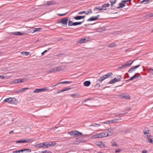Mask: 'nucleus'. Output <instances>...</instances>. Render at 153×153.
I'll return each mask as SVG.
<instances>
[{"instance_id": "1", "label": "nucleus", "mask_w": 153, "mask_h": 153, "mask_svg": "<svg viewBox=\"0 0 153 153\" xmlns=\"http://www.w3.org/2000/svg\"><path fill=\"white\" fill-rule=\"evenodd\" d=\"M134 60H129L127 61L125 64H123L118 67V68L120 69H124L131 65L133 63Z\"/></svg>"}, {"instance_id": "2", "label": "nucleus", "mask_w": 153, "mask_h": 153, "mask_svg": "<svg viewBox=\"0 0 153 153\" xmlns=\"http://www.w3.org/2000/svg\"><path fill=\"white\" fill-rule=\"evenodd\" d=\"M4 102H7L9 103L16 104L18 102V101L14 98L10 97L5 99Z\"/></svg>"}, {"instance_id": "3", "label": "nucleus", "mask_w": 153, "mask_h": 153, "mask_svg": "<svg viewBox=\"0 0 153 153\" xmlns=\"http://www.w3.org/2000/svg\"><path fill=\"white\" fill-rule=\"evenodd\" d=\"M68 17H65L62 19L59 20L57 21V23H62L64 25H67L68 21Z\"/></svg>"}, {"instance_id": "4", "label": "nucleus", "mask_w": 153, "mask_h": 153, "mask_svg": "<svg viewBox=\"0 0 153 153\" xmlns=\"http://www.w3.org/2000/svg\"><path fill=\"white\" fill-rule=\"evenodd\" d=\"M121 75H119L117 76V78L115 77L113 79L110 80L108 83L109 84H114L116 82L120 81V78H121Z\"/></svg>"}, {"instance_id": "5", "label": "nucleus", "mask_w": 153, "mask_h": 153, "mask_svg": "<svg viewBox=\"0 0 153 153\" xmlns=\"http://www.w3.org/2000/svg\"><path fill=\"white\" fill-rule=\"evenodd\" d=\"M48 90V87H46L41 89H36L34 90V92L35 93H37L43 91H47Z\"/></svg>"}, {"instance_id": "6", "label": "nucleus", "mask_w": 153, "mask_h": 153, "mask_svg": "<svg viewBox=\"0 0 153 153\" xmlns=\"http://www.w3.org/2000/svg\"><path fill=\"white\" fill-rule=\"evenodd\" d=\"M140 66V65H137L132 67L128 71V72L129 73H132V72L134 71L135 70V69L139 67Z\"/></svg>"}, {"instance_id": "7", "label": "nucleus", "mask_w": 153, "mask_h": 153, "mask_svg": "<svg viewBox=\"0 0 153 153\" xmlns=\"http://www.w3.org/2000/svg\"><path fill=\"white\" fill-rule=\"evenodd\" d=\"M121 120V118L114 119L111 120H109V124L112 123H117L120 120Z\"/></svg>"}, {"instance_id": "8", "label": "nucleus", "mask_w": 153, "mask_h": 153, "mask_svg": "<svg viewBox=\"0 0 153 153\" xmlns=\"http://www.w3.org/2000/svg\"><path fill=\"white\" fill-rule=\"evenodd\" d=\"M10 33L12 35H23L25 34V33H21L19 32H11Z\"/></svg>"}, {"instance_id": "9", "label": "nucleus", "mask_w": 153, "mask_h": 153, "mask_svg": "<svg viewBox=\"0 0 153 153\" xmlns=\"http://www.w3.org/2000/svg\"><path fill=\"white\" fill-rule=\"evenodd\" d=\"M118 96L121 98H124L126 99H129L130 97L129 96L125 95L124 94H120L118 95Z\"/></svg>"}, {"instance_id": "10", "label": "nucleus", "mask_w": 153, "mask_h": 153, "mask_svg": "<svg viewBox=\"0 0 153 153\" xmlns=\"http://www.w3.org/2000/svg\"><path fill=\"white\" fill-rule=\"evenodd\" d=\"M146 136L147 137H148L147 141L150 143H153V140H152V136L150 134L149 135L147 134Z\"/></svg>"}, {"instance_id": "11", "label": "nucleus", "mask_w": 153, "mask_h": 153, "mask_svg": "<svg viewBox=\"0 0 153 153\" xmlns=\"http://www.w3.org/2000/svg\"><path fill=\"white\" fill-rule=\"evenodd\" d=\"M24 79H16L15 80H14L13 82V83L16 84L17 83H19V82H24Z\"/></svg>"}, {"instance_id": "12", "label": "nucleus", "mask_w": 153, "mask_h": 153, "mask_svg": "<svg viewBox=\"0 0 153 153\" xmlns=\"http://www.w3.org/2000/svg\"><path fill=\"white\" fill-rule=\"evenodd\" d=\"M71 88H66L63 89L62 90H61L59 91H57V92L56 93V94L59 93H60L65 91H67L68 90H69L70 89H71Z\"/></svg>"}, {"instance_id": "13", "label": "nucleus", "mask_w": 153, "mask_h": 153, "mask_svg": "<svg viewBox=\"0 0 153 153\" xmlns=\"http://www.w3.org/2000/svg\"><path fill=\"white\" fill-rule=\"evenodd\" d=\"M56 72L62 70L64 69V68L63 66H60L55 67Z\"/></svg>"}, {"instance_id": "14", "label": "nucleus", "mask_w": 153, "mask_h": 153, "mask_svg": "<svg viewBox=\"0 0 153 153\" xmlns=\"http://www.w3.org/2000/svg\"><path fill=\"white\" fill-rule=\"evenodd\" d=\"M45 144L44 143H39L37 144L35 146V147H38V148H41V147H43L44 148V145Z\"/></svg>"}, {"instance_id": "15", "label": "nucleus", "mask_w": 153, "mask_h": 153, "mask_svg": "<svg viewBox=\"0 0 153 153\" xmlns=\"http://www.w3.org/2000/svg\"><path fill=\"white\" fill-rule=\"evenodd\" d=\"M87 41V40L85 39H82L79 40L77 43L80 44H82L85 43Z\"/></svg>"}, {"instance_id": "16", "label": "nucleus", "mask_w": 153, "mask_h": 153, "mask_svg": "<svg viewBox=\"0 0 153 153\" xmlns=\"http://www.w3.org/2000/svg\"><path fill=\"white\" fill-rule=\"evenodd\" d=\"M91 84V82L90 81H86L85 82L83 83V85L87 87L89 86Z\"/></svg>"}, {"instance_id": "17", "label": "nucleus", "mask_w": 153, "mask_h": 153, "mask_svg": "<svg viewBox=\"0 0 153 153\" xmlns=\"http://www.w3.org/2000/svg\"><path fill=\"white\" fill-rule=\"evenodd\" d=\"M105 137H108L112 136L114 134L113 132H105Z\"/></svg>"}, {"instance_id": "18", "label": "nucleus", "mask_w": 153, "mask_h": 153, "mask_svg": "<svg viewBox=\"0 0 153 153\" xmlns=\"http://www.w3.org/2000/svg\"><path fill=\"white\" fill-rule=\"evenodd\" d=\"M119 5L120 6L117 7V8L118 9L123 8L125 6V4L123 2H122V1L121 2H120V3L119 4Z\"/></svg>"}, {"instance_id": "19", "label": "nucleus", "mask_w": 153, "mask_h": 153, "mask_svg": "<svg viewBox=\"0 0 153 153\" xmlns=\"http://www.w3.org/2000/svg\"><path fill=\"white\" fill-rule=\"evenodd\" d=\"M106 10V8L103 9V8H102V7H101L100 6L95 7L94 8V10H98L101 11L102 10Z\"/></svg>"}, {"instance_id": "20", "label": "nucleus", "mask_w": 153, "mask_h": 153, "mask_svg": "<svg viewBox=\"0 0 153 153\" xmlns=\"http://www.w3.org/2000/svg\"><path fill=\"white\" fill-rule=\"evenodd\" d=\"M97 20V17H96L95 16H92L89 19L87 20V21H95Z\"/></svg>"}, {"instance_id": "21", "label": "nucleus", "mask_w": 153, "mask_h": 153, "mask_svg": "<svg viewBox=\"0 0 153 153\" xmlns=\"http://www.w3.org/2000/svg\"><path fill=\"white\" fill-rule=\"evenodd\" d=\"M112 75H113L112 73L111 72H110V73H108L105 75L104 76L106 79L107 78H108L111 77V76Z\"/></svg>"}, {"instance_id": "22", "label": "nucleus", "mask_w": 153, "mask_h": 153, "mask_svg": "<svg viewBox=\"0 0 153 153\" xmlns=\"http://www.w3.org/2000/svg\"><path fill=\"white\" fill-rule=\"evenodd\" d=\"M99 138L105 137V132H102L98 134Z\"/></svg>"}, {"instance_id": "23", "label": "nucleus", "mask_w": 153, "mask_h": 153, "mask_svg": "<svg viewBox=\"0 0 153 153\" xmlns=\"http://www.w3.org/2000/svg\"><path fill=\"white\" fill-rule=\"evenodd\" d=\"M105 79H106V78L104 75L102 77H100L97 80L99 81L100 82H101L103 80Z\"/></svg>"}, {"instance_id": "24", "label": "nucleus", "mask_w": 153, "mask_h": 153, "mask_svg": "<svg viewBox=\"0 0 153 153\" xmlns=\"http://www.w3.org/2000/svg\"><path fill=\"white\" fill-rule=\"evenodd\" d=\"M76 131H69L68 132V134H69L71 135H74V136H75V134H76Z\"/></svg>"}, {"instance_id": "25", "label": "nucleus", "mask_w": 153, "mask_h": 153, "mask_svg": "<svg viewBox=\"0 0 153 153\" xmlns=\"http://www.w3.org/2000/svg\"><path fill=\"white\" fill-rule=\"evenodd\" d=\"M116 0H110V2L111 3V7H113V4L116 2Z\"/></svg>"}, {"instance_id": "26", "label": "nucleus", "mask_w": 153, "mask_h": 153, "mask_svg": "<svg viewBox=\"0 0 153 153\" xmlns=\"http://www.w3.org/2000/svg\"><path fill=\"white\" fill-rule=\"evenodd\" d=\"M106 30V28L105 27H102L100 28L97 29V31L98 32H102L103 31H105Z\"/></svg>"}, {"instance_id": "27", "label": "nucleus", "mask_w": 153, "mask_h": 153, "mask_svg": "<svg viewBox=\"0 0 153 153\" xmlns=\"http://www.w3.org/2000/svg\"><path fill=\"white\" fill-rule=\"evenodd\" d=\"M71 82H72L71 81H64L60 82L59 83H58V84H59H59H69V83H71Z\"/></svg>"}, {"instance_id": "28", "label": "nucleus", "mask_w": 153, "mask_h": 153, "mask_svg": "<svg viewBox=\"0 0 153 153\" xmlns=\"http://www.w3.org/2000/svg\"><path fill=\"white\" fill-rule=\"evenodd\" d=\"M74 23L75 22H73L72 21L69 20L68 22V25L69 26H75V25L74 24Z\"/></svg>"}, {"instance_id": "29", "label": "nucleus", "mask_w": 153, "mask_h": 153, "mask_svg": "<svg viewBox=\"0 0 153 153\" xmlns=\"http://www.w3.org/2000/svg\"><path fill=\"white\" fill-rule=\"evenodd\" d=\"M22 55H24L25 56H27L28 55L30 54V52L26 51H22L21 52Z\"/></svg>"}, {"instance_id": "30", "label": "nucleus", "mask_w": 153, "mask_h": 153, "mask_svg": "<svg viewBox=\"0 0 153 153\" xmlns=\"http://www.w3.org/2000/svg\"><path fill=\"white\" fill-rule=\"evenodd\" d=\"M45 145H44V148H48L50 147V143H48L47 142L44 143Z\"/></svg>"}, {"instance_id": "31", "label": "nucleus", "mask_w": 153, "mask_h": 153, "mask_svg": "<svg viewBox=\"0 0 153 153\" xmlns=\"http://www.w3.org/2000/svg\"><path fill=\"white\" fill-rule=\"evenodd\" d=\"M149 130L147 128H145L143 134H149Z\"/></svg>"}, {"instance_id": "32", "label": "nucleus", "mask_w": 153, "mask_h": 153, "mask_svg": "<svg viewBox=\"0 0 153 153\" xmlns=\"http://www.w3.org/2000/svg\"><path fill=\"white\" fill-rule=\"evenodd\" d=\"M111 146L113 147H117L118 146V145L116 144L115 142L114 141H112L111 142Z\"/></svg>"}, {"instance_id": "33", "label": "nucleus", "mask_w": 153, "mask_h": 153, "mask_svg": "<svg viewBox=\"0 0 153 153\" xmlns=\"http://www.w3.org/2000/svg\"><path fill=\"white\" fill-rule=\"evenodd\" d=\"M24 152V150L23 149H21L20 150H17L13 152V153H20V152Z\"/></svg>"}, {"instance_id": "34", "label": "nucleus", "mask_w": 153, "mask_h": 153, "mask_svg": "<svg viewBox=\"0 0 153 153\" xmlns=\"http://www.w3.org/2000/svg\"><path fill=\"white\" fill-rule=\"evenodd\" d=\"M76 134H75V136H78L80 135H82V134L81 132H79L77 131H76Z\"/></svg>"}, {"instance_id": "35", "label": "nucleus", "mask_w": 153, "mask_h": 153, "mask_svg": "<svg viewBox=\"0 0 153 153\" xmlns=\"http://www.w3.org/2000/svg\"><path fill=\"white\" fill-rule=\"evenodd\" d=\"M149 1V0H143L140 2V3H144L145 4H147Z\"/></svg>"}, {"instance_id": "36", "label": "nucleus", "mask_w": 153, "mask_h": 153, "mask_svg": "<svg viewBox=\"0 0 153 153\" xmlns=\"http://www.w3.org/2000/svg\"><path fill=\"white\" fill-rule=\"evenodd\" d=\"M74 18L76 20H79L81 19L80 16H76L74 17Z\"/></svg>"}, {"instance_id": "37", "label": "nucleus", "mask_w": 153, "mask_h": 153, "mask_svg": "<svg viewBox=\"0 0 153 153\" xmlns=\"http://www.w3.org/2000/svg\"><path fill=\"white\" fill-rule=\"evenodd\" d=\"M100 126V124H98L97 123H94L93 124H91L90 126H92L93 127H96V126Z\"/></svg>"}, {"instance_id": "38", "label": "nucleus", "mask_w": 153, "mask_h": 153, "mask_svg": "<svg viewBox=\"0 0 153 153\" xmlns=\"http://www.w3.org/2000/svg\"><path fill=\"white\" fill-rule=\"evenodd\" d=\"M92 138H99L98 134H96L92 136Z\"/></svg>"}, {"instance_id": "39", "label": "nucleus", "mask_w": 153, "mask_h": 153, "mask_svg": "<svg viewBox=\"0 0 153 153\" xmlns=\"http://www.w3.org/2000/svg\"><path fill=\"white\" fill-rule=\"evenodd\" d=\"M25 139L26 143L32 142L33 141V140L31 139H27L25 138Z\"/></svg>"}, {"instance_id": "40", "label": "nucleus", "mask_w": 153, "mask_h": 153, "mask_svg": "<svg viewBox=\"0 0 153 153\" xmlns=\"http://www.w3.org/2000/svg\"><path fill=\"white\" fill-rule=\"evenodd\" d=\"M115 46V44L114 43H111L108 45V47L110 48H113Z\"/></svg>"}, {"instance_id": "41", "label": "nucleus", "mask_w": 153, "mask_h": 153, "mask_svg": "<svg viewBox=\"0 0 153 153\" xmlns=\"http://www.w3.org/2000/svg\"><path fill=\"white\" fill-rule=\"evenodd\" d=\"M84 21L82 22H75V23L74 24L75 25V26H76L78 25H80Z\"/></svg>"}, {"instance_id": "42", "label": "nucleus", "mask_w": 153, "mask_h": 153, "mask_svg": "<svg viewBox=\"0 0 153 153\" xmlns=\"http://www.w3.org/2000/svg\"><path fill=\"white\" fill-rule=\"evenodd\" d=\"M109 4L108 3L104 4L102 5V7L105 8L106 7H108L109 6Z\"/></svg>"}, {"instance_id": "43", "label": "nucleus", "mask_w": 153, "mask_h": 153, "mask_svg": "<svg viewBox=\"0 0 153 153\" xmlns=\"http://www.w3.org/2000/svg\"><path fill=\"white\" fill-rule=\"evenodd\" d=\"M50 5H51L50 3H49V1H48L46 3L44 4L43 6L45 7H48Z\"/></svg>"}, {"instance_id": "44", "label": "nucleus", "mask_w": 153, "mask_h": 153, "mask_svg": "<svg viewBox=\"0 0 153 153\" xmlns=\"http://www.w3.org/2000/svg\"><path fill=\"white\" fill-rule=\"evenodd\" d=\"M23 150H24V152H31V150L28 149H24Z\"/></svg>"}, {"instance_id": "45", "label": "nucleus", "mask_w": 153, "mask_h": 153, "mask_svg": "<svg viewBox=\"0 0 153 153\" xmlns=\"http://www.w3.org/2000/svg\"><path fill=\"white\" fill-rule=\"evenodd\" d=\"M79 95L78 94L76 93L75 94H72L71 95V97H74L75 98H77L78 97H77L76 96H78Z\"/></svg>"}, {"instance_id": "46", "label": "nucleus", "mask_w": 153, "mask_h": 153, "mask_svg": "<svg viewBox=\"0 0 153 153\" xmlns=\"http://www.w3.org/2000/svg\"><path fill=\"white\" fill-rule=\"evenodd\" d=\"M139 75V73H136L133 76L134 77V79L136 78H138Z\"/></svg>"}, {"instance_id": "47", "label": "nucleus", "mask_w": 153, "mask_h": 153, "mask_svg": "<svg viewBox=\"0 0 153 153\" xmlns=\"http://www.w3.org/2000/svg\"><path fill=\"white\" fill-rule=\"evenodd\" d=\"M92 13L91 10V9H89L88 11V12L86 13V14L88 15L89 14H91Z\"/></svg>"}, {"instance_id": "48", "label": "nucleus", "mask_w": 153, "mask_h": 153, "mask_svg": "<svg viewBox=\"0 0 153 153\" xmlns=\"http://www.w3.org/2000/svg\"><path fill=\"white\" fill-rule=\"evenodd\" d=\"M49 3H50L51 5L54 4L56 3L55 1H49Z\"/></svg>"}, {"instance_id": "49", "label": "nucleus", "mask_w": 153, "mask_h": 153, "mask_svg": "<svg viewBox=\"0 0 153 153\" xmlns=\"http://www.w3.org/2000/svg\"><path fill=\"white\" fill-rule=\"evenodd\" d=\"M41 29V28H34V30H35V32L39 31Z\"/></svg>"}, {"instance_id": "50", "label": "nucleus", "mask_w": 153, "mask_h": 153, "mask_svg": "<svg viewBox=\"0 0 153 153\" xmlns=\"http://www.w3.org/2000/svg\"><path fill=\"white\" fill-rule=\"evenodd\" d=\"M147 16L149 17H151L153 16V13H151L147 15Z\"/></svg>"}, {"instance_id": "51", "label": "nucleus", "mask_w": 153, "mask_h": 153, "mask_svg": "<svg viewBox=\"0 0 153 153\" xmlns=\"http://www.w3.org/2000/svg\"><path fill=\"white\" fill-rule=\"evenodd\" d=\"M63 54H62V53H60V54H56V56L58 57H61V56H63Z\"/></svg>"}, {"instance_id": "52", "label": "nucleus", "mask_w": 153, "mask_h": 153, "mask_svg": "<svg viewBox=\"0 0 153 153\" xmlns=\"http://www.w3.org/2000/svg\"><path fill=\"white\" fill-rule=\"evenodd\" d=\"M80 143V142L79 141V140L78 141H76L74 142L73 143V144H76V145H77Z\"/></svg>"}, {"instance_id": "53", "label": "nucleus", "mask_w": 153, "mask_h": 153, "mask_svg": "<svg viewBox=\"0 0 153 153\" xmlns=\"http://www.w3.org/2000/svg\"><path fill=\"white\" fill-rule=\"evenodd\" d=\"M28 89V88H23L21 89V91L22 92L25 90H27Z\"/></svg>"}, {"instance_id": "54", "label": "nucleus", "mask_w": 153, "mask_h": 153, "mask_svg": "<svg viewBox=\"0 0 153 153\" xmlns=\"http://www.w3.org/2000/svg\"><path fill=\"white\" fill-rule=\"evenodd\" d=\"M42 153H52L51 151H42Z\"/></svg>"}, {"instance_id": "55", "label": "nucleus", "mask_w": 153, "mask_h": 153, "mask_svg": "<svg viewBox=\"0 0 153 153\" xmlns=\"http://www.w3.org/2000/svg\"><path fill=\"white\" fill-rule=\"evenodd\" d=\"M134 79V78L132 76L129 79L126 80V81L128 82V81H130V80H133Z\"/></svg>"}, {"instance_id": "56", "label": "nucleus", "mask_w": 153, "mask_h": 153, "mask_svg": "<svg viewBox=\"0 0 153 153\" xmlns=\"http://www.w3.org/2000/svg\"><path fill=\"white\" fill-rule=\"evenodd\" d=\"M100 85L99 83H97L95 85V88H99L100 87Z\"/></svg>"}, {"instance_id": "57", "label": "nucleus", "mask_w": 153, "mask_h": 153, "mask_svg": "<svg viewBox=\"0 0 153 153\" xmlns=\"http://www.w3.org/2000/svg\"><path fill=\"white\" fill-rule=\"evenodd\" d=\"M85 12H86L85 11L80 12L78 13V14H82L85 13Z\"/></svg>"}, {"instance_id": "58", "label": "nucleus", "mask_w": 153, "mask_h": 153, "mask_svg": "<svg viewBox=\"0 0 153 153\" xmlns=\"http://www.w3.org/2000/svg\"><path fill=\"white\" fill-rule=\"evenodd\" d=\"M67 13H64V14H59H59H58V15H59V16H64V15L66 14Z\"/></svg>"}, {"instance_id": "59", "label": "nucleus", "mask_w": 153, "mask_h": 153, "mask_svg": "<svg viewBox=\"0 0 153 153\" xmlns=\"http://www.w3.org/2000/svg\"><path fill=\"white\" fill-rule=\"evenodd\" d=\"M34 28H32L30 30V32L32 33H33L35 32V30H34Z\"/></svg>"}, {"instance_id": "60", "label": "nucleus", "mask_w": 153, "mask_h": 153, "mask_svg": "<svg viewBox=\"0 0 153 153\" xmlns=\"http://www.w3.org/2000/svg\"><path fill=\"white\" fill-rule=\"evenodd\" d=\"M53 142L50 143V147L53 146H54L55 144H56V143H53Z\"/></svg>"}, {"instance_id": "61", "label": "nucleus", "mask_w": 153, "mask_h": 153, "mask_svg": "<svg viewBox=\"0 0 153 153\" xmlns=\"http://www.w3.org/2000/svg\"><path fill=\"white\" fill-rule=\"evenodd\" d=\"M80 142V143H84L86 142V140H79Z\"/></svg>"}, {"instance_id": "62", "label": "nucleus", "mask_w": 153, "mask_h": 153, "mask_svg": "<svg viewBox=\"0 0 153 153\" xmlns=\"http://www.w3.org/2000/svg\"><path fill=\"white\" fill-rule=\"evenodd\" d=\"M102 142H100V143H99L98 144H97V146L100 147L101 148V146H102Z\"/></svg>"}, {"instance_id": "63", "label": "nucleus", "mask_w": 153, "mask_h": 153, "mask_svg": "<svg viewBox=\"0 0 153 153\" xmlns=\"http://www.w3.org/2000/svg\"><path fill=\"white\" fill-rule=\"evenodd\" d=\"M8 70V69L7 68H3L2 69V70L4 71H7Z\"/></svg>"}, {"instance_id": "64", "label": "nucleus", "mask_w": 153, "mask_h": 153, "mask_svg": "<svg viewBox=\"0 0 153 153\" xmlns=\"http://www.w3.org/2000/svg\"><path fill=\"white\" fill-rule=\"evenodd\" d=\"M120 151V149H116L115 152H119Z\"/></svg>"}]
</instances>
